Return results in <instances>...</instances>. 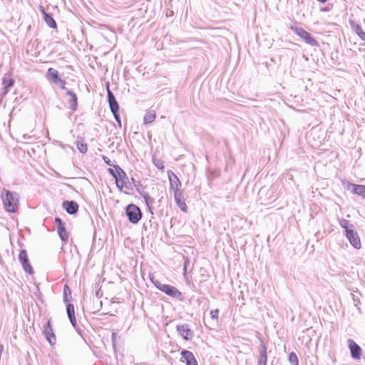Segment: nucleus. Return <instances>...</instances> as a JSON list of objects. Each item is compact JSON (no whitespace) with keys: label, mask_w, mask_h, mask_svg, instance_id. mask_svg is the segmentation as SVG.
<instances>
[{"label":"nucleus","mask_w":365,"mask_h":365,"mask_svg":"<svg viewBox=\"0 0 365 365\" xmlns=\"http://www.w3.org/2000/svg\"><path fill=\"white\" fill-rule=\"evenodd\" d=\"M1 199L4 210L9 213H16L19 207L20 195L6 188L1 190Z\"/></svg>","instance_id":"1"},{"label":"nucleus","mask_w":365,"mask_h":365,"mask_svg":"<svg viewBox=\"0 0 365 365\" xmlns=\"http://www.w3.org/2000/svg\"><path fill=\"white\" fill-rule=\"evenodd\" d=\"M153 284L161 292H164L167 295L177 299L182 298V293L175 287L162 284L157 279H154L153 277L150 278Z\"/></svg>","instance_id":"2"},{"label":"nucleus","mask_w":365,"mask_h":365,"mask_svg":"<svg viewBox=\"0 0 365 365\" xmlns=\"http://www.w3.org/2000/svg\"><path fill=\"white\" fill-rule=\"evenodd\" d=\"M46 77L48 81L58 86L61 89L66 88V81L59 77L57 70L53 68H48Z\"/></svg>","instance_id":"3"},{"label":"nucleus","mask_w":365,"mask_h":365,"mask_svg":"<svg viewBox=\"0 0 365 365\" xmlns=\"http://www.w3.org/2000/svg\"><path fill=\"white\" fill-rule=\"evenodd\" d=\"M291 29L299 36L302 39H303L307 43L311 46H316L317 41L316 40L311 36L309 33L306 31L304 29L298 26H291Z\"/></svg>","instance_id":"4"},{"label":"nucleus","mask_w":365,"mask_h":365,"mask_svg":"<svg viewBox=\"0 0 365 365\" xmlns=\"http://www.w3.org/2000/svg\"><path fill=\"white\" fill-rule=\"evenodd\" d=\"M126 215L132 223H137L141 218L140 210L135 205L130 204L126 208Z\"/></svg>","instance_id":"5"},{"label":"nucleus","mask_w":365,"mask_h":365,"mask_svg":"<svg viewBox=\"0 0 365 365\" xmlns=\"http://www.w3.org/2000/svg\"><path fill=\"white\" fill-rule=\"evenodd\" d=\"M115 168L117 171V175L115 176V184L117 187L122 190L125 185V180H128V177L126 173L118 165L115 166Z\"/></svg>","instance_id":"6"},{"label":"nucleus","mask_w":365,"mask_h":365,"mask_svg":"<svg viewBox=\"0 0 365 365\" xmlns=\"http://www.w3.org/2000/svg\"><path fill=\"white\" fill-rule=\"evenodd\" d=\"M346 237L354 247L356 249L361 247V240L357 232H354L353 230H347Z\"/></svg>","instance_id":"7"},{"label":"nucleus","mask_w":365,"mask_h":365,"mask_svg":"<svg viewBox=\"0 0 365 365\" xmlns=\"http://www.w3.org/2000/svg\"><path fill=\"white\" fill-rule=\"evenodd\" d=\"M347 344L351 351V357L354 359H360L361 356V347L353 339H349Z\"/></svg>","instance_id":"8"},{"label":"nucleus","mask_w":365,"mask_h":365,"mask_svg":"<svg viewBox=\"0 0 365 365\" xmlns=\"http://www.w3.org/2000/svg\"><path fill=\"white\" fill-rule=\"evenodd\" d=\"M19 259L25 272H28L29 274H33V269L31 264H29L26 250H23L20 252L19 255Z\"/></svg>","instance_id":"9"},{"label":"nucleus","mask_w":365,"mask_h":365,"mask_svg":"<svg viewBox=\"0 0 365 365\" xmlns=\"http://www.w3.org/2000/svg\"><path fill=\"white\" fill-rule=\"evenodd\" d=\"M43 333L48 342L51 345H54L56 343V336L53 331V329L51 326L50 321H48L46 324L43 327Z\"/></svg>","instance_id":"10"},{"label":"nucleus","mask_w":365,"mask_h":365,"mask_svg":"<svg viewBox=\"0 0 365 365\" xmlns=\"http://www.w3.org/2000/svg\"><path fill=\"white\" fill-rule=\"evenodd\" d=\"M177 331L178 334L185 339V340H190L192 339L193 334L192 331L189 328V326L186 324H182V325H178Z\"/></svg>","instance_id":"11"},{"label":"nucleus","mask_w":365,"mask_h":365,"mask_svg":"<svg viewBox=\"0 0 365 365\" xmlns=\"http://www.w3.org/2000/svg\"><path fill=\"white\" fill-rule=\"evenodd\" d=\"M182 361L186 363V365H197V361L194 354L187 350L181 351Z\"/></svg>","instance_id":"12"},{"label":"nucleus","mask_w":365,"mask_h":365,"mask_svg":"<svg viewBox=\"0 0 365 365\" xmlns=\"http://www.w3.org/2000/svg\"><path fill=\"white\" fill-rule=\"evenodd\" d=\"M175 201L179 208L184 212H187V205L183 199V195L180 190H175L174 192Z\"/></svg>","instance_id":"13"},{"label":"nucleus","mask_w":365,"mask_h":365,"mask_svg":"<svg viewBox=\"0 0 365 365\" xmlns=\"http://www.w3.org/2000/svg\"><path fill=\"white\" fill-rule=\"evenodd\" d=\"M55 222L57 226V231L60 238L63 241L66 242L68 240V235L61 220L60 218H56Z\"/></svg>","instance_id":"14"},{"label":"nucleus","mask_w":365,"mask_h":365,"mask_svg":"<svg viewBox=\"0 0 365 365\" xmlns=\"http://www.w3.org/2000/svg\"><path fill=\"white\" fill-rule=\"evenodd\" d=\"M169 181L170 183V188L175 192V190H179V187L181 185V182L179 180L177 175L171 171L168 172Z\"/></svg>","instance_id":"15"},{"label":"nucleus","mask_w":365,"mask_h":365,"mask_svg":"<svg viewBox=\"0 0 365 365\" xmlns=\"http://www.w3.org/2000/svg\"><path fill=\"white\" fill-rule=\"evenodd\" d=\"M63 207L70 215L76 213L78 210V205L74 201H65L63 203Z\"/></svg>","instance_id":"16"},{"label":"nucleus","mask_w":365,"mask_h":365,"mask_svg":"<svg viewBox=\"0 0 365 365\" xmlns=\"http://www.w3.org/2000/svg\"><path fill=\"white\" fill-rule=\"evenodd\" d=\"M267 348L263 342L261 343L259 347V356L258 358V365H267Z\"/></svg>","instance_id":"17"},{"label":"nucleus","mask_w":365,"mask_h":365,"mask_svg":"<svg viewBox=\"0 0 365 365\" xmlns=\"http://www.w3.org/2000/svg\"><path fill=\"white\" fill-rule=\"evenodd\" d=\"M108 98L111 112L118 110V104L115 101L114 95L108 89Z\"/></svg>","instance_id":"18"},{"label":"nucleus","mask_w":365,"mask_h":365,"mask_svg":"<svg viewBox=\"0 0 365 365\" xmlns=\"http://www.w3.org/2000/svg\"><path fill=\"white\" fill-rule=\"evenodd\" d=\"M108 98L111 112L118 110V104L115 101L114 95L108 89Z\"/></svg>","instance_id":"19"},{"label":"nucleus","mask_w":365,"mask_h":365,"mask_svg":"<svg viewBox=\"0 0 365 365\" xmlns=\"http://www.w3.org/2000/svg\"><path fill=\"white\" fill-rule=\"evenodd\" d=\"M108 98L111 112L118 110V104L115 101L114 95L108 89Z\"/></svg>","instance_id":"20"},{"label":"nucleus","mask_w":365,"mask_h":365,"mask_svg":"<svg viewBox=\"0 0 365 365\" xmlns=\"http://www.w3.org/2000/svg\"><path fill=\"white\" fill-rule=\"evenodd\" d=\"M66 311L71 323L72 324L73 327H76V321L75 318V311L73 305L71 304H68L66 307Z\"/></svg>","instance_id":"21"},{"label":"nucleus","mask_w":365,"mask_h":365,"mask_svg":"<svg viewBox=\"0 0 365 365\" xmlns=\"http://www.w3.org/2000/svg\"><path fill=\"white\" fill-rule=\"evenodd\" d=\"M66 94L71 97L69 101L70 108L73 110H76L77 108L76 95L73 92L68 90L66 91Z\"/></svg>","instance_id":"22"},{"label":"nucleus","mask_w":365,"mask_h":365,"mask_svg":"<svg viewBox=\"0 0 365 365\" xmlns=\"http://www.w3.org/2000/svg\"><path fill=\"white\" fill-rule=\"evenodd\" d=\"M351 192L365 198V185H356L355 186H353Z\"/></svg>","instance_id":"23"},{"label":"nucleus","mask_w":365,"mask_h":365,"mask_svg":"<svg viewBox=\"0 0 365 365\" xmlns=\"http://www.w3.org/2000/svg\"><path fill=\"white\" fill-rule=\"evenodd\" d=\"M44 21L46 24L52 29H55L56 27V24L55 20L51 17L48 14L43 11Z\"/></svg>","instance_id":"24"},{"label":"nucleus","mask_w":365,"mask_h":365,"mask_svg":"<svg viewBox=\"0 0 365 365\" xmlns=\"http://www.w3.org/2000/svg\"><path fill=\"white\" fill-rule=\"evenodd\" d=\"M155 119V112L154 110H148L144 116L145 123H151Z\"/></svg>","instance_id":"25"},{"label":"nucleus","mask_w":365,"mask_h":365,"mask_svg":"<svg viewBox=\"0 0 365 365\" xmlns=\"http://www.w3.org/2000/svg\"><path fill=\"white\" fill-rule=\"evenodd\" d=\"M153 163L155 166L159 170H163L164 168V163L160 159L156 158L155 156L153 157Z\"/></svg>","instance_id":"26"},{"label":"nucleus","mask_w":365,"mask_h":365,"mask_svg":"<svg viewBox=\"0 0 365 365\" xmlns=\"http://www.w3.org/2000/svg\"><path fill=\"white\" fill-rule=\"evenodd\" d=\"M14 84V81L9 77L5 76L3 79V85L4 86V88L7 89L8 88L12 86Z\"/></svg>","instance_id":"27"},{"label":"nucleus","mask_w":365,"mask_h":365,"mask_svg":"<svg viewBox=\"0 0 365 365\" xmlns=\"http://www.w3.org/2000/svg\"><path fill=\"white\" fill-rule=\"evenodd\" d=\"M77 148L81 153H86L88 150L87 145L81 141L77 142Z\"/></svg>","instance_id":"28"},{"label":"nucleus","mask_w":365,"mask_h":365,"mask_svg":"<svg viewBox=\"0 0 365 365\" xmlns=\"http://www.w3.org/2000/svg\"><path fill=\"white\" fill-rule=\"evenodd\" d=\"M289 360L292 364L294 365H298V358L297 356L294 352H292L289 354Z\"/></svg>","instance_id":"29"},{"label":"nucleus","mask_w":365,"mask_h":365,"mask_svg":"<svg viewBox=\"0 0 365 365\" xmlns=\"http://www.w3.org/2000/svg\"><path fill=\"white\" fill-rule=\"evenodd\" d=\"M356 32L359 35V36L363 40L365 41V33L363 31L361 28L359 26H356L355 29Z\"/></svg>","instance_id":"30"},{"label":"nucleus","mask_w":365,"mask_h":365,"mask_svg":"<svg viewBox=\"0 0 365 365\" xmlns=\"http://www.w3.org/2000/svg\"><path fill=\"white\" fill-rule=\"evenodd\" d=\"M339 225H341V227H342L343 228L345 229L346 232L347 231V230H351L349 227V221L346 220H339Z\"/></svg>","instance_id":"31"},{"label":"nucleus","mask_w":365,"mask_h":365,"mask_svg":"<svg viewBox=\"0 0 365 365\" xmlns=\"http://www.w3.org/2000/svg\"><path fill=\"white\" fill-rule=\"evenodd\" d=\"M219 315V309H213L210 312V317L213 320H217Z\"/></svg>","instance_id":"32"},{"label":"nucleus","mask_w":365,"mask_h":365,"mask_svg":"<svg viewBox=\"0 0 365 365\" xmlns=\"http://www.w3.org/2000/svg\"><path fill=\"white\" fill-rule=\"evenodd\" d=\"M343 185H344V187L346 189H347V190H353V186H355L356 185L352 184V183H351V182H345V181H344V182H343Z\"/></svg>","instance_id":"33"},{"label":"nucleus","mask_w":365,"mask_h":365,"mask_svg":"<svg viewBox=\"0 0 365 365\" xmlns=\"http://www.w3.org/2000/svg\"><path fill=\"white\" fill-rule=\"evenodd\" d=\"M118 110H115L114 112H112V113H113V114L114 115V118H115V120L118 122V125L120 126H121V121H120V116H119V115L118 113Z\"/></svg>","instance_id":"34"},{"label":"nucleus","mask_w":365,"mask_h":365,"mask_svg":"<svg viewBox=\"0 0 365 365\" xmlns=\"http://www.w3.org/2000/svg\"><path fill=\"white\" fill-rule=\"evenodd\" d=\"M108 171H109V173L115 178V176H116V175H117L116 170L110 168Z\"/></svg>","instance_id":"35"},{"label":"nucleus","mask_w":365,"mask_h":365,"mask_svg":"<svg viewBox=\"0 0 365 365\" xmlns=\"http://www.w3.org/2000/svg\"><path fill=\"white\" fill-rule=\"evenodd\" d=\"M111 339H112L113 344L114 345L115 340H116V334L115 333L112 334Z\"/></svg>","instance_id":"36"},{"label":"nucleus","mask_w":365,"mask_h":365,"mask_svg":"<svg viewBox=\"0 0 365 365\" xmlns=\"http://www.w3.org/2000/svg\"><path fill=\"white\" fill-rule=\"evenodd\" d=\"M68 290L69 291V288L67 285H65L64 287V293L66 295V292H68Z\"/></svg>","instance_id":"37"},{"label":"nucleus","mask_w":365,"mask_h":365,"mask_svg":"<svg viewBox=\"0 0 365 365\" xmlns=\"http://www.w3.org/2000/svg\"><path fill=\"white\" fill-rule=\"evenodd\" d=\"M103 160H104V161H105L106 163H108V164L109 163V160L108 159V158H107V157H103Z\"/></svg>","instance_id":"38"},{"label":"nucleus","mask_w":365,"mask_h":365,"mask_svg":"<svg viewBox=\"0 0 365 365\" xmlns=\"http://www.w3.org/2000/svg\"><path fill=\"white\" fill-rule=\"evenodd\" d=\"M187 260L185 262V266H184V272H186V269H187Z\"/></svg>","instance_id":"39"},{"label":"nucleus","mask_w":365,"mask_h":365,"mask_svg":"<svg viewBox=\"0 0 365 365\" xmlns=\"http://www.w3.org/2000/svg\"><path fill=\"white\" fill-rule=\"evenodd\" d=\"M320 2L324 3L327 0H318Z\"/></svg>","instance_id":"40"},{"label":"nucleus","mask_w":365,"mask_h":365,"mask_svg":"<svg viewBox=\"0 0 365 365\" xmlns=\"http://www.w3.org/2000/svg\"><path fill=\"white\" fill-rule=\"evenodd\" d=\"M1 351H2V346L0 345V354L1 353Z\"/></svg>","instance_id":"41"}]
</instances>
